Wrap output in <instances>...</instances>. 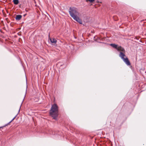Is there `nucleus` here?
Returning a JSON list of instances; mask_svg holds the SVG:
<instances>
[{"instance_id": "1", "label": "nucleus", "mask_w": 146, "mask_h": 146, "mask_svg": "<svg viewBox=\"0 0 146 146\" xmlns=\"http://www.w3.org/2000/svg\"><path fill=\"white\" fill-rule=\"evenodd\" d=\"M69 12L70 16L74 20L78 22L80 24H82V21L78 17L79 15V13L76 8L74 7H70Z\"/></svg>"}, {"instance_id": "2", "label": "nucleus", "mask_w": 146, "mask_h": 146, "mask_svg": "<svg viewBox=\"0 0 146 146\" xmlns=\"http://www.w3.org/2000/svg\"><path fill=\"white\" fill-rule=\"evenodd\" d=\"M58 112V108L57 105L56 104L52 105L50 112V114L53 118L55 120H57Z\"/></svg>"}, {"instance_id": "3", "label": "nucleus", "mask_w": 146, "mask_h": 146, "mask_svg": "<svg viewBox=\"0 0 146 146\" xmlns=\"http://www.w3.org/2000/svg\"><path fill=\"white\" fill-rule=\"evenodd\" d=\"M119 56L127 65L129 66L131 64L128 58L126 57L125 54L121 52L119 54Z\"/></svg>"}, {"instance_id": "4", "label": "nucleus", "mask_w": 146, "mask_h": 146, "mask_svg": "<svg viewBox=\"0 0 146 146\" xmlns=\"http://www.w3.org/2000/svg\"><path fill=\"white\" fill-rule=\"evenodd\" d=\"M117 50L118 51H121L123 53L125 52L124 49L120 46L117 47Z\"/></svg>"}, {"instance_id": "5", "label": "nucleus", "mask_w": 146, "mask_h": 146, "mask_svg": "<svg viewBox=\"0 0 146 146\" xmlns=\"http://www.w3.org/2000/svg\"><path fill=\"white\" fill-rule=\"evenodd\" d=\"M22 16L21 15H17L15 17V19L17 20H19L22 18Z\"/></svg>"}, {"instance_id": "6", "label": "nucleus", "mask_w": 146, "mask_h": 146, "mask_svg": "<svg viewBox=\"0 0 146 146\" xmlns=\"http://www.w3.org/2000/svg\"><path fill=\"white\" fill-rule=\"evenodd\" d=\"M110 45L112 46L113 47L117 49V44H110Z\"/></svg>"}, {"instance_id": "7", "label": "nucleus", "mask_w": 146, "mask_h": 146, "mask_svg": "<svg viewBox=\"0 0 146 146\" xmlns=\"http://www.w3.org/2000/svg\"><path fill=\"white\" fill-rule=\"evenodd\" d=\"M50 40L51 42L53 43H56V40L54 38L50 39Z\"/></svg>"}, {"instance_id": "8", "label": "nucleus", "mask_w": 146, "mask_h": 146, "mask_svg": "<svg viewBox=\"0 0 146 146\" xmlns=\"http://www.w3.org/2000/svg\"><path fill=\"white\" fill-rule=\"evenodd\" d=\"M13 2L15 5H17L19 3L18 0H13Z\"/></svg>"}, {"instance_id": "9", "label": "nucleus", "mask_w": 146, "mask_h": 146, "mask_svg": "<svg viewBox=\"0 0 146 146\" xmlns=\"http://www.w3.org/2000/svg\"><path fill=\"white\" fill-rule=\"evenodd\" d=\"M89 1L90 3H92L95 1V0H86V1Z\"/></svg>"}, {"instance_id": "10", "label": "nucleus", "mask_w": 146, "mask_h": 146, "mask_svg": "<svg viewBox=\"0 0 146 146\" xmlns=\"http://www.w3.org/2000/svg\"><path fill=\"white\" fill-rule=\"evenodd\" d=\"M15 117L13 119H12V120L11 121H10V122L9 123H10L11 122V121H13V120L14 119H15Z\"/></svg>"}, {"instance_id": "11", "label": "nucleus", "mask_w": 146, "mask_h": 146, "mask_svg": "<svg viewBox=\"0 0 146 146\" xmlns=\"http://www.w3.org/2000/svg\"><path fill=\"white\" fill-rule=\"evenodd\" d=\"M2 127H0V128H1Z\"/></svg>"}, {"instance_id": "12", "label": "nucleus", "mask_w": 146, "mask_h": 146, "mask_svg": "<svg viewBox=\"0 0 146 146\" xmlns=\"http://www.w3.org/2000/svg\"><path fill=\"white\" fill-rule=\"evenodd\" d=\"M46 13V14H48H48L47 13Z\"/></svg>"}]
</instances>
